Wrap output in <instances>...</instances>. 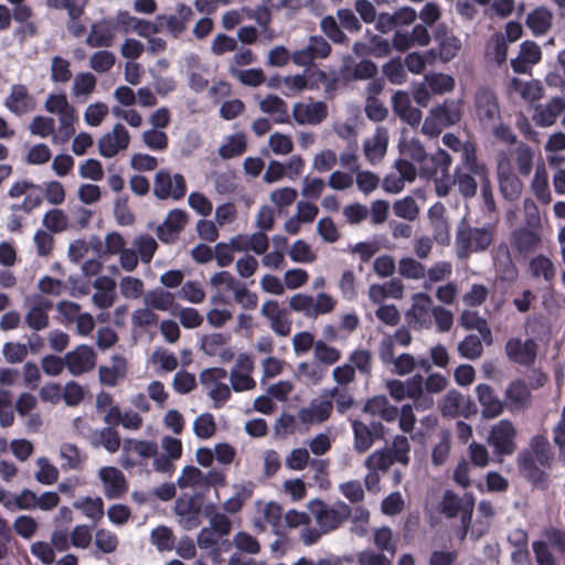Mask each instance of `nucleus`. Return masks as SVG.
<instances>
[{
  "label": "nucleus",
  "mask_w": 565,
  "mask_h": 565,
  "mask_svg": "<svg viewBox=\"0 0 565 565\" xmlns=\"http://www.w3.org/2000/svg\"><path fill=\"white\" fill-rule=\"evenodd\" d=\"M47 113L56 116L57 135L55 139L67 142L75 134V122L77 121V111L70 104L64 93L50 94L44 103Z\"/></svg>",
  "instance_id": "obj_1"
},
{
  "label": "nucleus",
  "mask_w": 565,
  "mask_h": 565,
  "mask_svg": "<svg viewBox=\"0 0 565 565\" xmlns=\"http://www.w3.org/2000/svg\"><path fill=\"white\" fill-rule=\"evenodd\" d=\"M386 391L390 396L401 402L405 398H411L418 411H426L433 407L434 398L424 393L423 376L415 375L405 382L401 380H388L385 383Z\"/></svg>",
  "instance_id": "obj_2"
},
{
  "label": "nucleus",
  "mask_w": 565,
  "mask_h": 565,
  "mask_svg": "<svg viewBox=\"0 0 565 565\" xmlns=\"http://www.w3.org/2000/svg\"><path fill=\"white\" fill-rule=\"evenodd\" d=\"M494 227L460 226L456 234V253L460 259L467 258L472 253L486 250L493 242Z\"/></svg>",
  "instance_id": "obj_3"
},
{
  "label": "nucleus",
  "mask_w": 565,
  "mask_h": 565,
  "mask_svg": "<svg viewBox=\"0 0 565 565\" xmlns=\"http://www.w3.org/2000/svg\"><path fill=\"white\" fill-rule=\"evenodd\" d=\"M308 510L321 532L326 534L339 529L351 515V508L347 503L335 502L328 505L319 499L310 500Z\"/></svg>",
  "instance_id": "obj_4"
},
{
  "label": "nucleus",
  "mask_w": 565,
  "mask_h": 565,
  "mask_svg": "<svg viewBox=\"0 0 565 565\" xmlns=\"http://www.w3.org/2000/svg\"><path fill=\"white\" fill-rule=\"evenodd\" d=\"M475 507V497L472 493H465L462 497L456 494L452 490L445 491L440 503L439 511L447 518L460 516L462 525L461 540L468 534L472 512Z\"/></svg>",
  "instance_id": "obj_5"
},
{
  "label": "nucleus",
  "mask_w": 565,
  "mask_h": 565,
  "mask_svg": "<svg viewBox=\"0 0 565 565\" xmlns=\"http://www.w3.org/2000/svg\"><path fill=\"white\" fill-rule=\"evenodd\" d=\"M337 299L326 292H320L316 297L307 294H296L289 298V307L292 311L302 313L307 318H317L331 313Z\"/></svg>",
  "instance_id": "obj_6"
},
{
  "label": "nucleus",
  "mask_w": 565,
  "mask_h": 565,
  "mask_svg": "<svg viewBox=\"0 0 565 565\" xmlns=\"http://www.w3.org/2000/svg\"><path fill=\"white\" fill-rule=\"evenodd\" d=\"M435 308L433 299L426 292H416L411 298V306L405 311L407 324L415 330H428L433 326L431 313Z\"/></svg>",
  "instance_id": "obj_7"
},
{
  "label": "nucleus",
  "mask_w": 565,
  "mask_h": 565,
  "mask_svg": "<svg viewBox=\"0 0 565 565\" xmlns=\"http://www.w3.org/2000/svg\"><path fill=\"white\" fill-rule=\"evenodd\" d=\"M254 507L253 526L258 532H265L267 529H270L277 534L282 518L281 505L276 501L256 500Z\"/></svg>",
  "instance_id": "obj_8"
},
{
  "label": "nucleus",
  "mask_w": 565,
  "mask_h": 565,
  "mask_svg": "<svg viewBox=\"0 0 565 565\" xmlns=\"http://www.w3.org/2000/svg\"><path fill=\"white\" fill-rule=\"evenodd\" d=\"M515 436L513 424L509 419H501L491 427L487 441L497 455L510 456L516 448Z\"/></svg>",
  "instance_id": "obj_9"
},
{
  "label": "nucleus",
  "mask_w": 565,
  "mask_h": 565,
  "mask_svg": "<svg viewBox=\"0 0 565 565\" xmlns=\"http://www.w3.org/2000/svg\"><path fill=\"white\" fill-rule=\"evenodd\" d=\"M226 376L227 372L222 367L207 369L200 375L201 384L213 399L215 408L221 407L231 397L230 387L222 382Z\"/></svg>",
  "instance_id": "obj_10"
},
{
  "label": "nucleus",
  "mask_w": 565,
  "mask_h": 565,
  "mask_svg": "<svg viewBox=\"0 0 565 565\" xmlns=\"http://www.w3.org/2000/svg\"><path fill=\"white\" fill-rule=\"evenodd\" d=\"M255 369L253 358L247 353H239L230 372V382L235 392L253 391L256 387V381L252 373Z\"/></svg>",
  "instance_id": "obj_11"
},
{
  "label": "nucleus",
  "mask_w": 565,
  "mask_h": 565,
  "mask_svg": "<svg viewBox=\"0 0 565 565\" xmlns=\"http://www.w3.org/2000/svg\"><path fill=\"white\" fill-rule=\"evenodd\" d=\"M497 174L502 195L509 201L516 200L522 192V183L512 173L510 158L505 152L498 156Z\"/></svg>",
  "instance_id": "obj_12"
},
{
  "label": "nucleus",
  "mask_w": 565,
  "mask_h": 565,
  "mask_svg": "<svg viewBox=\"0 0 565 565\" xmlns=\"http://www.w3.org/2000/svg\"><path fill=\"white\" fill-rule=\"evenodd\" d=\"M186 184L183 175L171 174L167 171H159L154 179L153 192L159 199L171 198L180 200L184 196Z\"/></svg>",
  "instance_id": "obj_13"
},
{
  "label": "nucleus",
  "mask_w": 565,
  "mask_h": 565,
  "mask_svg": "<svg viewBox=\"0 0 565 565\" xmlns=\"http://www.w3.org/2000/svg\"><path fill=\"white\" fill-rule=\"evenodd\" d=\"M398 150L402 157L418 163L423 175L430 178L436 174V170L428 164V156L423 143L416 138H408L405 130L402 131Z\"/></svg>",
  "instance_id": "obj_14"
},
{
  "label": "nucleus",
  "mask_w": 565,
  "mask_h": 565,
  "mask_svg": "<svg viewBox=\"0 0 565 565\" xmlns=\"http://www.w3.org/2000/svg\"><path fill=\"white\" fill-rule=\"evenodd\" d=\"M328 116V106L323 102L296 103L292 107V118L298 125H320Z\"/></svg>",
  "instance_id": "obj_15"
},
{
  "label": "nucleus",
  "mask_w": 565,
  "mask_h": 565,
  "mask_svg": "<svg viewBox=\"0 0 565 565\" xmlns=\"http://www.w3.org/2000/svg\"><path fill=\"white\" fill-rule=\"evenodd\" d=\"M3 104L10 113L17 116H23L35 109V98L23 84L11 85Z\"/></svg>",
  "instance_id": "obj_16"
},
{
  "label": "nucleus",
  "mask_w": 565,
  "mask_h": 565,
  "mask_svg": "<svg viewBox=\"0 0 565 565\" xmlns=\"http://www.w3.org/2000/svg\"><path fill=\"white\" fill-rule=\"evenodd\" d=\"M542 60V50L540 45L526 40L520 44L518 56L511 58L510 65L516 74H530L532 67L539 64Z\"/></svg>",
  "instance_id": "obj_17"
},
{
  "label": "nucleus",
  "mask_w": 565,
  "mask_h": 565,
  "mask_svg": "<svg viewBox=\"0 0 565 565\" xmlns=\"http://www.w3.org/2000/svg\"><path fill=\"white\" fill-rule=\"evenodd\" d=\"M65 364L68 372L74 376L87 373L95 367V352L93 348L88 345H78L73 351L66 353Z\"/></svg>",
  "instance_id": "obj_18"
},
{
  "label": "nucleus",
  "mask_w": 565,
  "mask_h": 565,
  "mask_svg": "<svg viewBox=\"0 0 565 565\" xmlns=\"http://www.w3.org/2000/svg\"><path fill=\"white\" fill-rule=\"evenodd\" d=\"M128 143L129 135L126 128L122 125L117 124L110 131L100 137L98 140V151L99 154L105 158H113L120 150L126 149Z\"/></svg>",
  "instance_id": "obj_19"
},
{
  "label": "nucleus",
  "mask_w": 565,
  "mask_h": 565,
  "mask_svg": "<svg viewBox=\"0 0 565 565\" xmlns=\"http://www.w3.org/2000/svg\"><path fill=\"white\" fill-rule=\"evenodd\" d=\"M52 308L53 302L51 300L41 296L33 297L24 317L28 327L34 331L46 329L50 323L49 311Z\"/></svg>",
  "instance_id": "obj_20"
},
{
  "label": "nucleus",
  "mask_w": 565,
  "mask_h": 565,
  "mask_svg": "<svg viewBox=\"0 0 565 565\" xmlns=\"http://www.w3.org/2000/svg\"><path fill=\"white\" fill-rule=\"evenodd\" d=\"M388 131L377 127L374 134L363 141V153L372 166L379 164L385 157L388 147Z\"/></svg>",
  "instance_id": "obj_21"
},
{
  "label": "nucleus",
  "mask_w": 565,
  "mask_h": 565,
  "mask_svg": "<svg viewBox=\"0 0 565 565\" xmlns=\"http://www.w3.org/2000/svg\"><path fill=\"white\" fill-rule=\"evenodd\" d=\"M428 220L433 239L439 245H449L450 223L446 215V209L441 203H436L429 209Z\"/></svg>",
  "instance_id": "obj_22"
},
{
  "label": "nucleus",
  "mask_w": 565,
  "mask_h": 565,
  "mask_svg": "<svg viewBox=\"0 0 565 565\" xmlns=\"http://www.w3.org/2000/svg\"><path fill=\"white\" fill-rule=\"evenodd\" d=\"M228 335L210 333L201 339V349L209 356H217L222 363L231 362L235 356L233 348L227 347Z\"/></svg>",
  "instance_id": "obj_23"
},
{
  "label": "nucleus",
  "mask_w": 565,
  "mask_h": 565,
  "mask_svg": "<svg viewBox=\"0 0 565 565\" xmlns=\"http://www.w3.org/2000/svg\"><path fill=\"white\" fill-rule=\"evenodd\" d=\"M507 93L510 97H520L525 103H533L543 97L544 89L537 79L524 81L512 77L508 82Z\"/></svg>",
  "instance_id": "obj_24"
},
{
  "label": "nucleus",
  "mask_w": 565,
  "mask_h": 565,
  "mask_svg": "<svg viewBox=\"0 0 565 565\" xmlns=\"http://www.w3.org/2000/svg\"><path fill=\"white\" fill-rule=\"evenodd\" d=\"M505 353L511 361L527 365L535 360L536 343L532 339L512 338L505 344Z\"/></svg>",
  "instance_id": "obj_25"
},
{
  "label": "nucleus",
  "mask_w": 565,
  "mask_h": 565,
  "mask_svg": "<svg viewBox=\"0 0 565 565\" xmlns=\"http://www.w3.org/2000/svg\"><path fill=\"white\" fill-rule=\"evenodd\" d=\"M565 109V100L562 97H553L545 104L537 105L533 114V121L539 127L553 126Z\"/></svg>",
  "instance_id": "obj_26"
},
{
  "label": "nucleus",
  "mask_w": 565,
  "mask_h": 565,
  "mask_svg": "<svg viewBox=\"0 0 565 565\" xmlns=\"http://www.w3.org/2000/svg\"><path fill=\"white\" fill-rule=\"evenodd\" d=\"M115 24L111 19H104L92 24L86 44L90 47L111 46L115 39Z\"/></svg>",
  "instance_id": "obj_27"
},
{
  "label": "nucleus",
  "mask_w": 565,
  "mask_h": 565,
  "mask_svg": "<svg viewBox=\"0 0 565 565\" xmlns=\"http://www.w3.org/2000/svg\"><path fill=\"white\" fill-rule=\"evenodd\" d=\"M103 483L104 494L108 499L119 498L126 491L125 477L115 467H103L98 470Z\"/></svg>",
  "instance_id": "obj_28"
},
{
  "label": "nucleus",
  "mask_w": 565,
  "mask_h": 565,
  "mask_svg": "<svg viewBox=\"0 0 565 565\" xmlns=\"http://www.w3.org/2000/svg\"><path fill=\"white\" fill-rule=\"evenodd\" d=\"M476 114L479 120L489 126L499 118V106L493 93L489 90H479L476 96Z\"/></svg>",
  "instance_id": "obj_29"
},
{
  "label": "nucleus",
  "mask_w": 565,
  "mask_h": 565,
  "mask_svg": "<svg viewBox=\"0 0 565 565\" xmlns=\"http://www.w3.org/2000/svg\"><path fill=\"white\" fill-rule=\"evenodd\" d=\"M476 393L481 405V415L484 418H495L503 413L504 403L493 393L489 385H477Z\"/></svg>",
  "instance_id": "obj_30"
},
{
  "label": "nucleus",
  "mask_w": 565,
  "mask_h": 565,
  "mask_svg": "<svg viewBox=\"0 0 565 565\" xmlns=\"http://www.w3.org/2000/svg\"><path fill=\"white\" fill-rule=\"evenodd\" d=\"M394 113L411 126H418L422 120V111L412 106L408 93L397 90L392 97Z\"/></svg>",
  "instance_id": "obj_31"
},
{
  "label": "nucleus",
  "mask_w": 565,
  "mask_h": 565,
  "mask_svg": "<svg viewBox=\"0 0 565 565\" xmlns=\"http://www.w3.org/2000/svg\"><path fill=\"white\" fill-rule=\"evenodd\" d=\"M188 223V214L185 211L172 210L166 217L162 225L158 226V236L162 242L171 243L175 236L183 230Z\"/></svg>",
  "instance_id": "obj_32"
},
{
  "label": "nucleus",
  "mask_w": 565,
  "mask_h": 565,
  "mask_svg": "<svg viewBox=\"0 0 565 565\" xmlns=\"http://www.w3.org/2000/svg\"><path fill=\"white\" fill-rule=\"evenodd\" d=\"M332 407L330 399L313 401L308 406L299 409L298 418L306 425L321 424L330 417Z\"/></svg>",
  "instance_id": "obj_33"
},
{
  "label": "nucleus",
  "mask_w": 565,
  "mask_h": 565,
  "mask_svg": "<svg viewBox=\"0 0 565 565\" xmlns=\"http://www.w3.org/2000/svg\"><path fill=\"white\" fill-rule=\"evenodd\" d=\"M531 402V391L522 381L511 382L505 390V404L511 412L525 409Z\"/></svg>",
  "instance_id": "obj_34"
},
{
  "label": "nucleus",
  "mask_w": 565,
  "mask_h": 565,
  "mask_svg": "<svg viewBox=\"0 0 565 565\" xmlns=\"http://www.w3.org/2000/svg\"><path fill=\"white\" fill-rule=\"evenodd\" d=\"M434 116L445 127L457 125L462 117V103L458 99H446L430 109Z\"/></svg>",
  "instance_id": "obj_35"
},
{
  "label": "nucleus",
  "mask_w": 565,
  "mask_h": 565,
  "mask_svg": "<svg viewBox=\"0 0 565 565\" xmlns=\"http://www.w3.org/2000/svg\"><path fill=\"white\" fill-rule=\"evenodd\" d=\"M93 286L95 289L93 303L99 309L111 307L116 299V282L108 277H98Z\"/></svg>",
  "instance_id": "obj_36"
},
{
  "label": "nucleus",
  "mask_w": 565,
  "mask_h": 565,
  "mask_svg": "<svg viewBox=\"0 0 565 565\" xmlns=\"http://www.w3.org/2000/svg\"><path fill=\"white\" fill-rule=\"evenodd\" d=\"M173 510L178 516L179 524L184 530H193L200 525V513L199 510L194 508L192 500L179 498L174 502Z\"/></svg>",
  "instance_id": "obj_37"
},
{
  "label": "nucleus",
  "mask_w": 565,
  "mask_h": 565,
  "mask_svg": "<svg viewBox=\"0 0 565 565\" xmlns=\"http://www.w3.org/2000/svg\"><path fill=\"white\" fill-rule=\"evenodd\" d=\"M105 422L108 425H121L125 429L137 430L140 426L141 419L137 412L121 411L119 407H111L105 415Z\"/></svg>",
  "instance_id": "obj_38"
},
{
  "label": "nucleus",
  "mask_w": 565,
  "mask_h": 565,
  "mask_svg": "<svg viewBox=\"0 0 565 565\" xmlns=\"http://www.w3.org/2000/svg\"><path fill=\"white\" fill-rule=\"evenodd\" d=\"M493 263L497 273L503 280H513L516 277V268L511 260L508 246L501 244L494 252Z\"/></svg>",
  "instance_id": "obj_39"
},
{
  "label": "nucleus",
  "mask_w": 565,
  "mask_h": 565,
  "mask_svg": "<svg viewBox=\"0 0 565 565\" xmlns=\"http://www.w3.org/2000/svg\"><path fill=\"white\" fill-rule=\"evenodd\" d=\"M29 130L32 135L47 138L50 137L52 142L55 145H64L65 141H58L55 139L57 135L56 120L53 117L35 116L29 124Z\"/></svg>",
  "instance_id": "obj_40"
},
{
  "label": "nucleus",
  "mask_w": 565,
  "mask_h": 565,
  "mask_svg": "<svg viewBox=\"0 0 565 565\" xmlns=\"http://www.w3.org/2000/svg\"><path fill=\"white\" fill-rule=\"evenodd\" d=\"M177 486L181 489L200 491L206 489L204 473L194 466H185L177 479Z\"/></svg>",
  "instance_id": "obj_41"
},
{
  "label": "nucleus",
  "mask_w": 565,
  "mask_h": 565,
  "mask_svg": "<svg viewBox=\"0 0 565 565\" xmlns=\"http://www.w3.org/2000/svg\"><path fill=\"white\" fill-rule=\"evenodd\" d=\"M553 14L552 12L540 7L530 12L526 17V25L532 33L536 36L545 34L552 26Z\"/></svg>",
  "instance_id": "obj_42"
},
{
  "label": "nucleus",
  "mask_w": 565,
  "mask_h": 565,
  "mask_svg": "<svg viewBox=\"0 0 565 565\" xmlns=\"http://www.w3.org/2000/svg\"><path fill=\"white\" fill-rule=\"evenodd\" d=\"M259 108L263 113L274 116L277 122L284 124L289 120L287 103L276 95H267L259 100Z\"/></svg>",
  "instance_id": "obj_43"
},
{
  "label": "nucleus",
  "mask_w": 565,
  "mask_h": 565,
  "mask_svg": "<svg viewBox=\"0 0 565 565\" xmlns=\"http://www.w3.org/2000/svg\"><path fill=\"white\" fill-rule=\"evenodd\" d=\"M73 507L93 522H98L104 516V502L99 497H81L73 502Z\"/></svg>",
  "instance_id": "obj_44"
},
{
  "label": "nucleus",
  "mask_w": 565,
  "mask_h": 565,
  "mask_svg": "<svg viewBox=\"0 0 565 565\" xmlns=\"http://www.w3.org/2000/svg\"><path fill=\"white\" fill-rule=\"evenodd\" d=\"M151 460V467L154 471L161 473H172L174 465L164 455L158 451V448L152 443H143V460Z\"/></svg>",
  "instance_id": "obj_45"
},
{
  "label": "nucleus",
  "mask_w": 565,
  "mask_h": 565,
  "mask_svg": "<svg viewBox=\"0 0 565 565\" xmlns=\"http://www.w3.org/2000/svg\"><path fill=\"white\" fill-rule=\"evenodd\" d=\"M58 456L63 460L62 469L78 470L86 460V455L71 443H63L60 446Z\"/></svg>",
  "instance_id": "obj_46"
},
{
  "label": "nucleus",
  "mask_w": 565,
  "mask_h": 565,
  "mask_svg": "<svg viewBox=\"0 0 565 565\" xmlns=\"http://www.w3.org/2000/svg\"><path fill=\"white\" fill-rule=\"evenodd\" d=\"M90 445L93 447H104L109 452H116L120 447V438L113 428L105 427L92 433Z\"/></svg>",
  "instance_id": "obj_47"
},
{
  "label": "nucleus",
  "mask_w": 565,
  "mask_h": 565,
  "mask_svg": "<svg viewBox=\"0 0 565 565\" xmlns=\"http://www.w3.org/2000/svg\"><path fill=\"white\" fill-rule=\"evenodd\" d=\"M529 270L533 278L543 279L546 282H550L555 277V266L553 262L544 256L539 255L530 260Z\"/></svg>",
  "instance_id": "obj_48"
},
{
  "label": "nucleus",
  "mask_w": 565,
  "mask_h": 565,
  "mask_svg": "<svg viewBox=\"0 0 565 565\" xmlns=\"http://www.w3.org/2000/svg\"><path fill=\"white\" fill-rule=\"evenodd\" d=\"M205 515L209 521V527L215 530V532L218 533L220 536H226L231 533V520L227 518L225 512H220L216 505H206Z\"/></svg>",
  "instance_id": "obj_49"
},
{
  "label": "nucleus",
  "mask_w": 565,
  "mask_h": 565,
  "mask_svg": "<svg viewBox=\"0 0 565 565\" xmlns=\"http://www.w3.org/2000/svg\"><path fill=\"white\" fill-rule=\"evenodd\" d=\"M436 40L439 44V55L444 62H448L454 58L458 52L460 51L461 43L460 41L449 34L445 30H439L436 34Z\"/></svg>",
  "instance_id": "obj_50"
},
{
  "label": "nucleus",
  "mask_w": 565,
  "mask_h": 565,
  "mask_svg": "<svg viewBox=\"0 0 565 565\" xmlns=\"http://www.w3.org/2000/svg\"><path fill=\"white\" fill-rule=\"evenodd\" d=\"M234 489L235 492L233 495L226 499L222 504L223 511L228 514L238 513L253 495V490L246 486H235Z\"/></svg>",
  "instance_id": "obj_51"
},
{
  "label": "nucleus",
  "mask_w": 565,
  "mask_h": 565,
  "mask_svg": "<svg viewBox=\"0 0 565 565\" xmlns=\"http://www.w3.org/2000/svg\"><path fill=\"white\" fill-rule=\"evenodd\" d=\"M531 189L536 196L543 203H550L552 195L548 186V175L544 166H537L531 183Z\"/></svg>",
  "instance_id": "obj_52"
},
{
  "label": "nucleus",
  "mask_w": 565,
  "mask_h": 565,
  "mask_svg": "<svg viewBox=\"0 0 565 565\" xmlns=\"http://www.w3.org/2000/svg\"><path fill=\"white\" fill-rule=\"evenodd\" d=\"M462 162L467 168L468 172L475 174L476 177H484L488 173V169L484 163L480 162L477 159L476 147L472 142H465L463 150L461 151Z\"/></svg>",
  "instance_id": "obj_53"
},
{
  "label": "nucleus",
  "mask_w": 565,
  "mask_h": 565,
  "mask_svg": "<svg viewBox=\"0 0 565 565\" xmlns=\"http://www.w3.org/2000/svg\"><path fill=\"white\" fill-rule=\"evenodd\" d=\"M96 77L88 72L78 73L72 85V94L74 97L83 98L84 100L95 90Z\"/></svg>",
  "instance_id": "obj_54"
},
{
  "label": "nucleus",
  "mask_w": 565,
  "mask_h": 565,
  "mask_svg": "<svg viewBox=\"0 0 565 565\" xmlns=\"http://www.w3.org/2000/svg\"><path fill=\"white\" fill-rule=\"evenodd\" d=\"M460 323L467 330H477L484 341L491 340V331L488 328L487 321L473 311H463L460 316Z\"/></svg>",
  "instance_id": "obj_55"
},
{
  "label": "nucleus",
  "mask_w": 565,
  "mask_h": 565,
  "mask_svg": "<svg viewBox=\"0 0 565 565\" xmlns=\"http://www.w3.org/2000/svg\"><path fill=\"white\" fill-rule=\"evenodd\" d=\"M167 68L168 62L166 60H158L156 67L149 70L154 82L153 86L161 94L172 92L175 87V82L171 77L161 75Z\"/></svg>",
  "instance_id": "obj_56"
},
{
  "label": "nucleus",
  "mask_w": 565,
  "mask_h": 565,
  "mask_svg": "<svg viewBox=\"0 0 565 565\" xmlns=\"http://www.w3.org/2000/svg\"><path fill=\"white\" fill-rule=\"evenodd\" d=\"M194 435L200 439H211L216 434V423L211 413L200 414L192 424Z\"/></svg>",
  "instance_id": "obj_57"
},
{
  "label": "nucleus",
  "mask_w": 565,
  "mask_h": 565,
  "mask_svg": "<svg viewBox=\"0 0 565 565\" xmlns=\"http://www.w3.org/2000/svg\"><path fill=\"white\" fill-rule=\"evenodd\" d=\"M36 471L34 478L42 484H53L58 479V469L45 457H40L35 461Z\"/></svg>",
  "instance_id": "obj_58"
},
{
  "label": "nucleus",
  "mask_w": 565,
  "mask_h": 565,
  "mask_svg": "<svg viewBox=\"0 0 565 565\" xmlns=\"http://www.w3.org/2000/svg\"><path fill=\"white\" fill-rule=\"evenodd\" d=\"M171 313L177 317L185 329H196L201 327L204 321V317L192 307H180L175 306Z\"/></svg>",
  "instance_id": "obj_59"
},
{
  "label": "nucleus",
  "mask_w": 565,
  "mask_h": 565,
  "mask_svg": "<svg viewBox=\"0 0 565 565\" xmlns=\"http://www.w3.org/2000/svg\"><path fill=\"white\" fill-rule=\"evenodd\" d=\"M342 358L341 351L332 345H329L322 340H318L313 348V359L326 365H333Z\"/></svg>",
  "instance_id": "obj_60"
},
{
  "label": "nucleus",
  "mask_w": 565,
  "mask_h": 565,
  "mask_svg": "<svg viewBox=\"0 0 565 565\" xmlns=\"http://www.w3.org/2000/svg\"><path fill=\"white\" fill-rule=\"evenodd\" d=\"M149 363L158 371L172 372L178 367L177 356L163 348H157L149 358Z\"/></svg>",
  "instance_id": "obj_61"
},
{
  "label": "nucleus",
  "mask_w": 565,
  "mask_h": 565,
  "mask_svg": "<svg viewBox=\"0 0 565 565\" xmlns=\"http://www.w3.org/2000/svg\"><path fill=\"white\" fill-rule=\"evenodd\" d=\"M521 472L531 481L537 482L543 479V472L539 469V460L533 454L522 452L518 457Z\"/></svg>",
  "instance_id": "obj_62"
},
{
  "label": "nucleus",
  "mask_w": 565,
  "mask_h": 565,
  "mask_svg": "<svg viewBox=\"0 0 565 565\" xmlns=\"http://www.w3.org/2000/svg\"><path fill=\"white\" fill-rule=\"evenodd\" d=\"M540 244V237L532 231L519 230L512 235V245L521 253L534 250Z\"/></svg>",
  "instance_id": "obj_63"
},
{
  "label": "nucleus",
  "mask_w": 565,
  "mask_h": 565,
  "mask_svg": "<svg viewBox=\"0 0 565 565\" xmlns=\"http://www.w3.org/2000/svg\"><path fill=\"white\" fill-rule=\"evenodd\" d=\"M512 157L520 174L529 175L533 167V150L527 145L521 143L514 149Z\"/></svg>",
  "instance_id": "obj_64"
}]
</instances>
